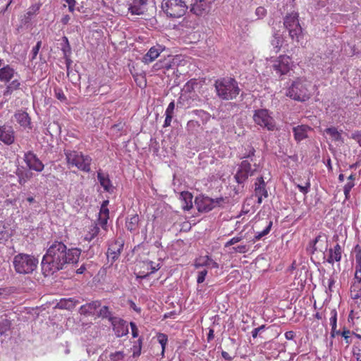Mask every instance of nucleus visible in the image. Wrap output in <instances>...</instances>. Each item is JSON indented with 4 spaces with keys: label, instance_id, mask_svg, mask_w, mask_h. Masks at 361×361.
Masks as SVG:
<instances>
[{
    "label": "nucleus",
    "instance_id": "obj_1",
    "mask_svg": "<svg viewBox=\"0 0 361 361\" xmlns=\"http://www.w3.org/2000/svg\"><path fill=\"white\" fill-rule=\"evenodd\" d=\"M80 254V249H68L63 243L55 241L49 246L42 257L41 267L43 275L51 276L65 269L67 264L77 263Z\"/></svg>",
    "mask_w": 361,
    "mask_h": 361
},
{
    "label": "nucleus",
    "instance_id": "obj_2",
    "mask_svg": "<svg viewBox=\"0 0 361 361\" xmlns=\"http://www.w3.org/2000/svg\"><path fill=\"white\" fill-rule=\"evenodd\" d=\"M214 87L217 97L226 101L235 99L241 91L237 80L231 77L217 79Z\"/></svg>",
    "mask_w": 361,
    "mask_h": 361
},
{
    "label": "nucleus",
    "instance_id": "obj_3",
    "mask_svg": "<svg viewBox=\"0 0 361 361\" xmlns=\"http://www.w3.org/2000/svg\"><path fill=\"white\" fill-rule=\"evenodd\" d=\"M310 87V82L304 78H298L293 81L288 87L286 95L295 101L305 102L311 96Z\"/></svg>",
    "mask_w": 361,
    "mask_h": 361
},
{
    "label": "nucleus",
    "instance_id": "obj_4",
    "mask_svg": "<svg viewBox=\"0 0 361 361\" xmlns=\"http://www.w3.org/2000/svg\"><path fill=\"white\" fill-rule=\"evenodd\" d=\"M38 259L33 255L19 253L13 257V265L19 274H32L37 267Z\"/></svg>",
    "mask_w": 361,
    "mask_h": 361
},
{
    "label": "nucleus",
    "instance_id": "obj_5",
    "mask_svg": "<svg viewBox=\"0 0 361 361\" xmlns=\"http://www.w3.org/2000/svg\"><path fill=\"white\" fill-rule=\"evenodd\" d=\"M64 154L68 166H75L78 169L89 173L92 158L80 152L71 149H64Z\"/></svg>",
    "mask_w": 361,
    "mask_h": 361
},
{
    "label": "nucleus",
    "instance_id": "obj_6",
    "mask_svg": "<svg viewBox=\"0 0 361 361\" xmlns=\"http://www.w3.org/2000/svg\"><path fill=\"white\" fill-rule=\"evenodd\" d=\"M298 17V13L292 12L287 13L283 18V26L288 32L289 37L298 43L303 39V32Z\"/></svg>",
    "mask_w": 361,
    "mask_h": 361
},
{
    "label": "nucleus",
    "instance_id": "obj_7",
    "mask_svg": "<svg viewBox=\"0 0 361 361\" xmlns=\"http://www.w3.org/2000/svg\"><path fill=\"white\" fill-rule=\"evenodd\" d=\"M161 8L167 17L178 18L186 13L189 6L183 0H163Z\"/></svg>",
    "mask_w": 361,
    "mask_h": 361
},
{
    "label": "nucleus",
    "instance_id": "obj_8",
    "mask_svg": "<svg viewBox=\"0 0 361 361\" xmlns=\"http://www.w3.org/2000/svg\"><path fill=\"white\" fill-rule=\"evenodd\" d=\"M253 166L254 168L252 167L250 161L246 159L243 160L238 164L237 171L234 175V179L242 188L248 178L255 175L259 165L254 164Z\"/></svg>",
    "mask_w": 361,
    "mask_h": 361
},
{
    "label": "nucleus",
    "instance_id": "obj_9",
    "mask_svg": "<svg viewBox=\"0 0 361 361\" xmlns=\"http://www.w3.org/2000/svg\"><path fill=\"white\" fill-rule=\"evenodd\" d=\"M252 118L257 125L269 131H274L276 129V121L268 109H259L255 110Z\"/></svg>",
    "mask_w": 361,
    "mask_h": 361
},
{
    "label": "nucleus",
    "instance_id": "obj_10",
    "mask_svg": "<svg viewBox=\"0 0 361 361\" xmlns=\"http://www.w3.org/2000/svg\"><path fill=\"white\" fill-rule=\"evenodd\" d=\"M224 199L222 197L212 199L203 195L195 197V204L200 212H208L219 205Z\"/></svg>",
    "mask_w": 361,
    "mask_h": 361
},
{
    "label": "nucleus",
    "instance_id": "obj_11",
    "mask_svg": "<svg viewBox=\"0 0 361 361\" xmlns=\"http://www.w3.org/2000/svg\"><path fill=\"white\" fill-rule=\"evenodd\" d=\"M214 1L215 0H192L189 6L190 12L197 16L208 13Z\"/></svg>",
    "mask_w": 361,
    "mask_h": 361
},
{
    "label": "nucleus",
    "instance_id": "obj_12",
    "mask_svg": "<svg viewBox=\"0 0 361 361\" xmlns=\"http://www.w3.org/2000/svg\"><path fill=\"white\" fill-rule=\"evenodd\" d=\"M124 245V240L122 238H118L114 240L109 246L106 256L111 263L113 264L121 255Z\"/></svg>",
    "mask_w": 361,
    "mask_h": 361
},
{
    "label": "nucleus",
    "instance_id": "obj_13",
    "mask_svg": "<svg viewBox=\"0 0 361 361\" xmlns=\"http://www.w3.org/2000/svg\"><path fill=\"white\" fill-rule=\"evenodd\" d=\"M291 59L289 56L282 55L274 62L273 68L279 76L287 74L290 70Z\"/></svg>",
    "mask_w": 361,
    "mask_h": 361
},
{
    "label": "nucleus",
    "instance_id": "obj_14",
    "mask_svg": "<svg viewBox=\"0 0 361 361\" xmlns=\"http://www.w3.org/2000/svg\"><path fill=\"white\" fill-rule=\"evenodd\" d=\"M24 161L30 170L41 172L44 168V164L39 160L37 155L32 151L24 154Z\"/></svg>",
    "mask_w": 361,
    "mask_h": 361
},
{
    "label": "nucleus",
    "instance_id": "obj_15",
    "mask_svg": "<svg viewBox=\"0 0 361 361\" xmlns=\"http://www.w3.org/2000/svg\"><path fill=\"white\" fill-rule=\"evenodd\" d=\"M0 140L6 145H12L15 141V131L8 124L0 126Z\"/></svg>",
    "mask_w": 361,
    "mask_h": 361
},
{
    "label": "nucleus",
    "instance_id": "obj_16",
    "mask_svg": "<svg viewBox=\"0 0 361 361\" xmlns=\"http://www.w3.org/2000/svg\"><path fill=\"white\" fill-rule=\"evenodd\" d=\"M113 331L118 338L126 336L128 334V325L126 321L117 317L114 322H111Z\"/></svg>",
    "mask_w": 361,
    "mask_h": 361
},
{
    "label": "nucleus",
    "instance_id": "obj_17",
    "mask_svg": "<svg viewBox=\"0 0 361 361\" xmlns=\"http://www.w3.org/2000/svg\"><path fill=\"white\" fill-rule=\"evenodd\" d=\"M313 129L307 125H298L293 128V133L295 140L298 143L308 137V134Z\"/></svg>",
    "mask_w": 361,
    "mask_h": 361
},
{
    "label": "nucleus",
    "instance_id": "obj_18",
    "mask_svg": "<svg viewBox=\"0 0 361 361\" xmlns=\"http://www.w3.org/2000/svg\"><path fill=\"white\" fill-rule=\"evenodd\" d=\"M164 49L159 44L152 47L143 56L142 62L145 64L152 63L160 55Z\"/></svg>",
    "mask_w": 361,
    "mask_h": 361
},
{
    "label": "nucleus",
    "instance_id": "obj_19",
    "mask_svg": "<svg viewBox=\"0 0 361 361\" xmlns=\"http://www.w3.org/2000/svg\"><path fill=\"white\" fill-rule=\"evenodd\" d=\"M140 217L137 214H129L126 219V228L132 233L138 232Z\"/></svg>",
    "mask_w": 361,
    "mask_h": 361
},
{
    "label": "nucleus",
    "instance_id": "obj_20",
    "mask_svg": "<svg viewBox=\"0 0 361 361\" xmlns=\"http://www.w3.org/2000/svg\"><path fill=\"white\" fill-rule=\"evenodd\" d=\"M101 307L100 300H94L86 303L80 307L79 312L83 315H94L95 311Z\"/></svg>",
    "mask_w": 361,
    "mask_h": 361
},
{
    "label": "nucleus",
    "instance_id": "obj_21",
    "mask_svg": "<svg viewBox=\"0 0 361 361\" xmlns=\"http://www.w3.org/2000/svg\"><path fill=\"white\" fill-rule=\"evenodd\" d=\"M96 316L102 319H107L110 323L117 317L114 315L112 310L107 305H102L99 307Z\"/></svg>",
    "mask_w": 361,
    "mask_h": 361
},
{
    "label": "nucleus",
    "instance_id": "obj_22",
    "mask_svg": "<svg viewBox=\"0 0 361 361\" xmlns=\"http://www.w3.org/2000/svg\"><path fill=\"white\" fill-rule=\"evenodd\" d=\"M97 179L105 191L109 193L114 192V187L111 184L109 175L104 174L101 171H98Z\"/></svg>",
    "mask_w": 361,
    "mask_h": 361
},
{
    "label": "nucleus",
    "instance_id": "obj_23",
    "mask_svg": "<svg viewBox=\"0 0 361 361\" xmlns=\"http://www.w3.org/2000/svg\"><path fill=\"white\" fill-rule=\"evenodd\" d=\"M147 0H133L128 10L133 15H140L144 13V6L147 4Z\"/></svg>",
    "mask_w": 361,
    "mask_h": 361
},
{
    "label": "nucleus",
    "instance_id": "obj_24",
    "mask_svg": "<svg viewBox=\"0 0 361 361\" xmlns=\"http://www.w3.org/2000/svg\"><path fill=\"white\" fill-rule=\"evenodd\" d=\"M14 117L18 122V124H20V126L23 128H29L30 127V118L28 115V114L25 111H18L15 114Z\"/></svg>",
    "mask_w": 361,
    "mask_h": 361
},
{
    "label": "nucleus",
    "instance_id": "obj_25",
    "mask_svg": "<svg viewBox=\"0 0 361 361\" xmlns=\"http://www.w3.org/2000/svg\"><path fill=\"white\" fill-rule=\"evenodd\" d=\"M195 266L196 268H199L200 267H208L214 269L219 268V264L208 256L200 257L198 261L196 262Z\"/></svg>",
    "mask_w": 361,
    "mask_h": 361
},
{
    "label": "nucleus",
    "instance_id": "obj_26",
    "mask_svg": "<svg viewBox=\"0 0 361 361\" xmlns=\"http://www.w3.org/2000/svg\"><path fill=\"white\" fill-rule=\"evenodd\" d=\"M15 71L10 66L7 65L0 68V80L8 82L14 76Z\"/></svg>",
    "mask_w": 361,
    "mask_h": 361
},
{
    "label": "nucleus",
    "instance_id": "obj_27",
    "mask_svg": "<svg viewBox=\"0 0 361 361\" xmlns=\"http://www.w3.org/2000/svg\"><path fill=\"white\" fill-rule=\"evenodd\" d=\"M174 63L171 61V56H168L167 58H164L163 60L160 59L156 63L154 64L153 68L155 71H159L161 69L169 70L172 68V66Z\"/></svg>",
    "mask_w": 361,
    "mask_h": 361
},
{
    "label": "nucleus",
    "instance_id": "obj_28",
    "mask_svg": "<svg viewBox=\"0 0 361 361\" xmlns=\"http://www.w3.org/2000/svg\"><path fill=\"white\" fill-rule=\"evenodd\" d=\"M79 301L73 298H62L58 303V307L61 309L71 310L74 308Z\"/></svg>",
    "mask_w": 361,
    "mask_h": 361
},
{
    "label": "nucleus",
    "instance_id": "obj_29",
    "mask_svg": "<svg viewBox=\"0 0 361 361\" xmlns=\"http://www.w3.org/2000/svg\"><path fill=\"white\" fill-rule=\"evenodd\" d=\"M283 43V39L282 35L279 33V31H276L274 32L272 39L271 40V44L273 47L275 53H278L281 49Z\"/></svg>",
    "mask_w": 361,
    "mask_h": 361
},
{
    "label": "nucleus",
    "instance_id": "obj_30",
    "mask_svg": "<svg viewBox=\"0 0 361 361\" xmlns=\"http://www.w3.org/2000/svg\"><path fill=\"white\" fill-rule=\"evenodd\" d=\"M323 239H325L327 241V238L324 235H318L314 240L309 243L308 247L307 248V251L313 255L316 251L319 250V247L317 246V244L319 243L322 241H324Z\"/></svg>",
    "mask_w": 361,
    "mask_h": 361
},
{
    "label": "nucleus",
    "instance_id": "obj_31",
    "mask_svg": "<svg viewBox=\"0 0 361 361\" xmlns=\"http://www.w3.org/2000/svg\"><path fill=\"white\" fill-rule=\"evenodd\" d=\"M330 324L331 326V337L334 338L336 335H340L341 331L336 329L337 326V312L333 310L331 312Z\"/></svg>",
    "mask_w": 361,
    "mask_h": 361
},
{
    "label": "nucleus",
    "instance_id": "obj_32",
    "mask_svg": "<svg viewBox=\"0 0 361 361\" xmlns=\"http://www.w3.org/2000/svg\"><path fill=\"white\" fill-rule=\"evenodd\" d=\"M180 198L185 202L183 205L184 210H190L192 207V195L188 191H183L180 193Z\"/></svg>",
    "mask_w": 361,
    "mask_h": 361
},
{
    "label": "nucleus",
    "instance_id": "obj_33",
    "mask_svg": "<svg viewBox=\"0 0 361 361\" xmlns=\"http://www.w3.org/2000/svg\"><path fill=\"white\" fill-rule=\"evenodd\" d=\"M356 266L355 272V280L353 283L360 284L361 283V253H357L355 255Z\"/></svg>",
    "mask_w": 361,
    "mask_h": 361
},
{
    "label": "nucleus",
    "instance_id": "obj_34",
    "mask_svg": "<svg viewBox=\"0 0 361 361\" xmlns=\"http://www.w3.org/2000/svg\"><path fill=\"white\" fill-rule=\"evenodd\" d=\"M324 132L330 135L333 140L335 141H341L343 142L341 134L338 131L337 128L335 127H330L325 129Z\"/></svg>",
    "mask_w": 361,
    "mask_h": 361
},
{
    "label": "nucleus",
    "instance_id": "obj_35",
    "mask_svg": "<svg viewBox=\"0 0 361 361\" xmlns=\"http://www.w3.org/2000/svg\"><path fill=\"white\" fill-rule=\"evenodd\" d=\"M272 224H273L272 221H267V226L264 228V229L260 232L256 233V235H255V237L253 238V242L259 240L264 236L267 235L270 232L271 227H272Z\"/></svg>",
    "mask_w": 361,
    "mask_h": 361
},
{
    "label": "nucleus",
    "instance_id": "obj_36",
    "mask_svg": "<svg viewBox=\"0 0 361 361\" xmlns=\"http://www.w3.org/2000/svg\"><path fill=\"white\" fill-rule=\"evenodd\" d=\"M342 255L336 251L329 249V255L326 262L329 264H334L335 262H338L341 260Z\"/></svg>",
    "mask_w": 361,
    "mask_h": 361
},
{
    "label": "nucleus",
    "instance_id": "obj_37",
    "mask_svg": "<svg viewBox=\"0 0 361 361\" xmlns=\"http://www.w3.org/2000/svg\"><path fill=\"white\" fill-rule=\"evenodd\" d=\"M100 231L99 227L97 225H93L90 228V231L85 236V240L90 242L99 233Z\"/></svg>",
    "mask_w": 361,
    "mask_h": 361
},
{
    "label": "nucleus",
    "instance_id": "obj_38",
    "mask_svg": "<svg viewBox=\"0 0 361 361\" xmlns=\"http://www.w3.org/2000/svg\"><path fill=\"white\" fill-rule=\"evenodd\" d=\"M351 298L353 300L361 298L360 284L353 283L350 287Z\"/></svg>",
    "mask_w": 361,
    "mask_h": 361
},
{
    "label": "nucleus",
    "instance_id": "obj_39",
    "mask_svg": "<svg viewBox=\"0 0 361 361\" xmlns=\"http://www.w3.org/2000/svg\"><path fill=\"white\" fill-rule=\"evenodd\" d=\"M61 51L63 55H71V47L68 42V39L67 37L63 36L62 37V42L61 43Z\"/></svg>",
    "mask_w": 361,
    "mask_h": 361
},
{
    "label": "nucleus",
    "instance_id": "obj_40",
    "mask_svg": "<svg viewBox=\"0 0 361 361\" xmlns=\"http://www.w3.org/2000/svg\"><path fill=\"white\" fill-rule=\"evenodd\" d=\"M157 337V340H158L159 343L161 345V348H162L161 355H164L166 345L168 343V336L164 334L158 333Z\"/></svg>",
    "mask_w": 361,
    "mask_h": 361
},
{
    "label": "nucleus",
    "instance_id": "obj_41",
    "mask_svg": "<svg viewBox=\"0 0 361 361\" xmlns=\"http://www.w3.org/2000/svg\"><path fill=\"white\" fill-rule=\"evenodd\" d=\"M255 148L252 146H249L248 149L246 150L245 152H244L241 155H240V158L241 159H250V161H253V157L255 156Z\"/></svg>",
    "mask_w": 361,
    "mask_h": 361
},
{
    "label": "nucleus",
    "instance_id": "obj_42",
    "mask_svg": "<svg viewBox=\"0 0 361 361\" xmlns=\"http://www.w3.org/2000/svg\"><path fill=\"white\" fill-rule=\"evenodd\" d=\"M11 326V322L6 317L2 318L0 321V334H4L6 333L9 329Z\"/></svg>",
    "mask_w": 361,
    "mask_h": 361
},
{
    "label": "nucleus",
    "instance_id": "obj_43",
    "mask_svg": "<svg viewBox=\"0 0 361 361\" xmlns=\"http://www.w3.org/2000/svg\"><path fill=\"white\" fill-rule=\"evenodd\" d=\"M259 180L261 181V188L255 192V195H264V197H267L268 196V192L265 188L266 183L264 180V178L260 176Z\"/></svg>",
    "mask_w": 361,
    "mask_h": 361
},
{
    "label": "nucleus",
    "instance_id": "obj_44",
    "mask_svg": "<svg viewBox=\"0 0 361 361\" xmlns=\"http://www.w3.org/2000/svg\"><path fill=\"white\" fill-rule=\"evenodd\" d=\"M149 264H150V272L149 273H147V274H141V273L140 272L137 275V278H140V279H145L147 278V276H149V275L150 274H153L156 271H157L158 269H160V267H159V264H157L156 266H154V262L150 261L149 262Z\"/></svg>",
    "mask_w": 361,
    "mask_h": 361
},
{
    "label": "nucleus",
    "instance_id": "obj_45",
    "mask_svg": "<svg viewBox=\"0 0 361 361\" xmlns=\"http://www.w3.org/2000/svg\"><path fill=\"white\" fill-rule=\"evenodd\" d=\"M125 357L123 351H116L109 355V361H121Z\"/></svg>",
    "mask_w": 361,
    "mask_h": 361
},
{
    "label": "nucleus",
    "instance_id": "obj_46",
    "mask_svg": "<svg viewBox=\"0 0 361 361\" xmlns=\"http://www.w3.org/2000/svg\"><path fill=\"white\" fill-rule=\"evenodd\" d=\"M54 96L59 99L60 102L63 103H67V97L63 93V91L61 88L55 87L54 90Z\"/></svg>",
    "mask_w": 361,
    "mask_h": 361
},
{
    "label": "nucleus",
    "instance_id": "obj_47",
    "mask_svg": "<svg viewBox=\"0 0 361 361\" xmlns=\"http://www.w3.org/2000/svg\"><path fill=\"white\" fill-rule=\"evenodd\" d=\"M20 82L18 80H14L10 82L6 87V93H11L13 91L20 87Z\"/></svg>",
    "mask_w": 361,
    "mask_h": 361
},
{
    "label": "nucleus",
    "instance_id": "obj_48",
    "mask_svg": "<svg viewBox=\"0 0 361 361\" xmlns=\"http://www.w3.org/2000/svg\"><path fill=\"white\" fill-rule=\"evenodd\" d=\"M41 45H42V42L38 41L37 42L36 45L32 47V49L31 51V54H32L31 59L32 60L35 59L36 58V56H37L39 50L41 47Z\"/></svg>",
    "mask_w": 361,
    "mask_h": 361
},
{
    "label": "nucleus",
    "instance_id": "obj_49",
    "mask_svg": "<svg viewBox=\"0 0 361 361\" xmlns=\"http://www.w3.org/2000/svg\"><path fill=\"white\" fill-rule=\"evenodd\" d=\"M297 188L299 189V190L303 193L304 195H306L309 192L310 189V182L308 180L306 182L305 185L302 186L301 185L298 184Z\"/></svg>",
    "mask_w": 361,
    "mask_h": 361
},
{
    "label": "nucleus",
    "instance_id": "obj_50",
    "mask_svg": "<svg viewBox=\"0 0 361 361\" xmlns=\"http://www.w3.org/2000/svg\"><path fill=\"white\" fill-rule=\"evenodd\" d=\"M207 274V271L206 269H204L202 271H200L198 272L197 278V283H202L205 280V277Z\"/></svg>",
    "mask_w": 361,
    "mask_h": 361
},
{
    "label": "nucleus",
    "instance_id": "obj_51",
    "mask_svg": "<svg viewBox=\"0 0 361 361\" xmlns=\"http://www.w3.org/2000/svg\"><path fill=\"white\" fill-rule=\"evenodd\" d=\"M255 14L258 17V18H264L267 14V10L265 8L262 6H259L257 8L255 11Z\"/></svg>",
    "mask_w": 361,
    "mask_h": 361
},
{
    "label": "nucleus",
    "instance_id": "obj_52",
    "mask_svg": "<svg viewBox=\"0 0 361 361\" xmlns=\"http://www.w3.org/2000/svg\"><path fill=\"white\" fill-rule=\"evenodd\" d=\"M233 252H238V253H245L247 252L248 248L246 245H238L236 247H233L232 248Z\"/></svg>",
    "mask_w": 361,
    "mask_h": 361
},
{
    "label": "nucleus",
    "instance_id": "obj_53",
    "mask_svg": "<svg viewBox=\"0 0 361 361\" xmlns=\"http://www.w3.org/2000/svg\"><path fill=\"white\" fill-rule=\"evenodd\" d=\"M243 239L242 236H235L230 239L228 242L226 243L225 247H228L233 245L238 242H240Z\"/></svg>",
    "mask_w": 361,
    "mask_h": 361
},
{
    "label": "nucleus",
    "instance_id": "obj_54",
    "mask_svg": "<svg viewBox=\"0 0 361 361\" xmlns=\"http://www.w3.org/2000/svg\"><path fill=\"white\" fill-rule=\"evenodd\" d=\"M265 329H266L265 325H261L260 326L254 329L251 332L252 338H256L257 337L259 333L263 331Z\"/></svg>",
    "mask_w": 361,
    "mask_h": 361
},
{
    "label": "nucleus",
    "instance_id": "obj_55",
    "mask_svg": "<svg viewBox=\"0 0 361 361\" xmlns=\"http://www.w3.org/2000/svg\"><path fill=\"white\" fill-rule=\"evenodd\" d=\"M175 109V102L172 101L168 105V107L166 109L165 114L173 116Z\"/></svg>",
    "mask_w": 361,
    "mask_h": 361
},
{
    "label": "nucleus",
    "instance_id": "obj_56",
    "mask_svg": "<svg viewBox=\"0 0 361 361\" xmlns=\"http://www.w3.org/2000/svg\"><path fill=\"white\" fill-rule=\"evenodd\" d=\"M350 333V331L346 328H344L343 331H341L340 334L344 338L346 343H350L349 338Z\"/></svg>",
    "mask_w": 361,
    "mask_h": 361
},
{
    "label": "nucleus",
    "instance_id": "obj_57",
    "mask_svg": "<svg viewBox=\"0 0 361 361\" xmlns=\"http://www.w3.org/2000/svg\"><path fill=\"white\" fill-rule=\"evenodd\" d=\"M66 3H67L68 6V11L71 13H73L75 11V6L77 4L75 0H63Z\"/></svg>",
    "mask_w": 361,
    "mask_h": 361
},
{
    "label": "nucleus",
    "instance_id": "obj_58",
    "mask_svg": "<svg viewBox=\"0 0 361 361\" xmlns=\"http://www.w3.org/2000/svg\"><path fill=\"white\" fill-rule=\"evenodd\" d=\"M17 176L18 177V182L20 185H23L27 181V176H25L24 173L23 171L20 173H17Z\"/></svg>",
    "mask_w": 361,
    "mask_h": 361
},
{
    "label": "nucleus",
    "instance_id": "obj_59",
    "mask_svg": "<svg viewBox=\"0 0 361 361\" xmlns=\"http://www.w3.org/2000/svg\"><path fill=\"white\" fill-rule=\"evenodd\" d=\"M316 2L315 8L317 9H320L326 6L327 4V0H314Z\"/></svg>",
    "mask_w": 361,
    "mask_h": 361
},
{
    "label": "nucleus",
    "instance_id": "obj_60",
    "mask_svg": "<svg viewBox=\"0 0 361 361\" xmlns=\"http://www.w3.org/2000/svg\"><path fill=\"white\" fill-rule=\"evenodd\" d=\"M132 331V336L133 338H136L138 336V329L136 324L134 322L130 323Z\"/></svg>",
    "mask_w": 361,
    "mask_h": 361
},
{
    "label": "nucleus",
    "instance_id": "obj_61",
    "mask_svg": "<svg viewBox=\"0 0 361 361\" xmlns=\"http://www.w3.org/2000/svg\"><path fill=\"white\" fill-rule=\"evenodd\" d=\"M166 118L163 125L164 128H166L171 126V123L173 116L165 114Z\"/></svg>",
    "mask_w": 361,
    "mask_h": 361
},
{
    "label": "nucleus",
    "instance_id": "obj_62",
    "mask_svg": "<svg viewBox=\"0 0 361 361\" xmlns=\"http://www.w3.org/2000/svg\"><path fill=\"white\" fill-rule=\"evenodd\" d=\"M108 219H109V216H99L98 221L102 227H104L106 225Z\"/></svg>",
    "mask_w": 361,
    "mask_h": 361
},
{
    "label": "nucleus",
    "instance_id": "obj_63",
    "mask_svg": "<svg viewBox=\"0 0 361 361\" xmlns=\"http://www.w3.org/2000/svg\"><path fill=\"white\" fill-rule=\"evenodd\" d=\"M94 247H96V249H97V252H98L99 251V247L98 245H96V246H91L90 247V249L88 250L87 252V255L90 257H92L94 255Z\"/></svg>",
    "mask_w": 361,
    "mask_h": 361
},
{
    "label": "nucleus",
    "instance_id": "obj_64",
    "mask_svg": "<svg viewBox=\"0 0 361 361\" xmlns=\"http://www.w3.org/2000/svg\"><path fill=\"white\" fill-rule=\"evenodd\" d=\"M295 336V334L293 331H286L285 333V337L287 340H293Z\"/></svg>",
    "mask_w": 361,
    "mask_h": 361
}]
</instances>
